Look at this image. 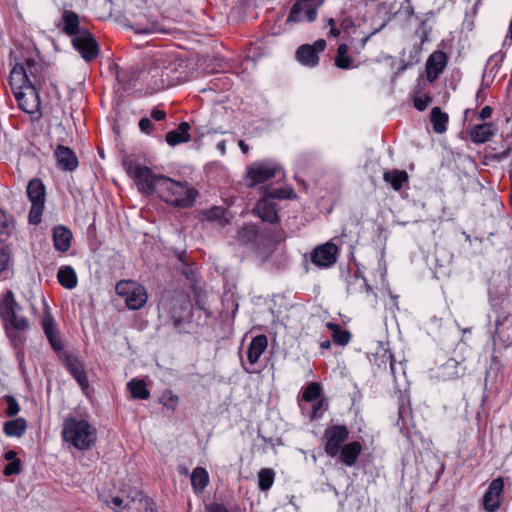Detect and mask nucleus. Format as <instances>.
I'll list each match as a JSON object with an SVG mask.
<instances>
[{
	"instance_id": "nucleus-1",
	"label": "nucleus",
	"mask_w": 512,
	"mask_h": 512,
	"mask_svg": "<svg viewBox=\"0 0 512 512\" xmlns=\"http://www.w3.org/2000/svg\"><path fill=\"white\" fill-rule=\"evenodd\" d=\"M237 240L242 245H250L259 253L283 242L285 235L280 227L261 228L255 224H249L238 231Z\"/></svg>"
},
{
	"instance_id": "nucleus-2",
	"label": "nucleus",
	"mask_w": 512,
	"mask_h": 512,
	"mask_svg": "<svg viewBox=\"0 0 512 512\" xmlns=\"http://www.w3.org/2000/svg\"><path fill=\"white\" fill-rule=\"evenodd\" d=\"M63 440L78 450H89L96 442V429L87 420L68 417L63 422Z\"/></svg>"
},
{
	"instance_id": "nucleus-3",
	"label": "nucleus",
	"mask_w": 512,
	"mask_h": 512,
	"mask_svg": "<svg viewBox=\"0 0 512 512\" xmlns=\"http://www.w3.org/2000/svg\"><path fill=\"white\" fill-rule=\"evenodd\" d=\"M159 196L166 203L175 207H191L198 195V191L188 185L187 182L175 181L167 176L160 178Z\"/></svg>"
},
{
	"instance_id": "nucleus-4",
	"label": "nucleus",
	"mask_w": 512,
	"mask_h": 512,
	"mask_svg": "<svg viewBox=\"0 0 512 512\" xmlns=\"http://www.w3.org/2000/svg\"><path fill=\"white\" fill-rule=\"evenodd\" d=\"M123 167L142 194H158L160 178H165V175L153 173L150 168L137 163L131 157L123 159Z\"/></svg>"
},
{
	"instance_id": "nucleus-5",
	"label": "nucleus",
	"mask_w": 512,
	"mask_h": 512,
	"mask_svg": "<svg viewBox=\"0 0 512 512\" xmlns=\"http://www.w3.org/2000/svg\"><path fill=\"white\" fill-rule=\"evenodd\" d=\"M22 306L16 301L12 290H7L0 298V319L5 330L14 328L27 331L30 327L27 317L20 315Z\"/></svg>"
},
{
	"instance_id": "nucleus-6",
	"label": "nucleus",
	"mask_w": 512,
	"mask_h": 512,
	"mask_svg": "<svg viewBox=\"0 0 512 512\" xmlns=\"http://www.w3.org/2000/svg\"><path fill=\"white\" fill-rule=\"evenodd\" d=\"M111 504L117 512H157L153 500L137 489H130L123 497H112Z\"/></svg>"
},
{
	"instance_id": "nucleus-7",
	"label": "nucleus",
	"mask_w": 512,
	"mask_h": 512,
	"mask_svg": "<svg viewBox=\"0 0 512 512\" xmlns=\"http://www.w3.org/2000/svg\"><path fill=\"white\" fill-rule=\"evenodd\" d=\"M115 291L117 295L125 299L126 306L130 310H138L147 302L146 289L131 280H121L117 282Z\"/></svg>"
},
{
	"instance_id": "nucleus-8",
	"label": "nucleus",
	"mask_w": 512,
	"mask_h": 512,
	"mask_svg": "<svg viewBox=\"0 0 512 512\" xmlns=\"http://www.w3.org/2000/svg\"><path fill=\"white\" fill-rule=\"evenodd\" d=\"M45 186L39 178H33L27 185V196L31 201L29 212V222L37 225L41 221V216L45 204Z\"/></svg>"
},
{
	"instance_id": "nucleus-9",
	"label": "nucleus",
	"mask_w": 512,
	"mask_h": 512,
	"mask_svg": "<svg viewBox=\"0 0 512 512\" xmlns=\"http://www.w3.org/2000/svg\"><path fill=\"white\" fill-rule=\"evenodd\" d=\"M281 171V167L273 161L255 162L247 168L246 179L249 187L265 183Z\"/></svg>"
},
{
	"instance_id": "nucleus-10",
	"label": "nucleus",
	"mask_w": 512,
	"mask_h": 512,
	"mask_svg": "<svg viewBox=\"0 0 512 512\" xmlns=\"http://www.w3.org/2000/svg\"><path fill=\"white\" fill-rule=\"evenodd\" d=\"M323 437L325 453L329 457H336L343 443L349 438V430L345 425H332L325 429Z\"/></svg>"
},
{
	"instance_id": "nucleus-11",
	"label": "nucleus",
	"mask_w": 512,
	"mask_h": 512,
	"mask_svg": "<svg viewBox=\"0 0 512 512\" xmlns=\"http://www.w3.org/2000/svg\"><path fill=\"white\" fill-rule=\"evenodd\" d=\"M155 58L163 71V75L169 87L176 85L184 78L185 64L182 60L174 56L163 55H158Z\"/></svg>"
},
{
	"instance_id": "nucleus-12",
	"label": "nucleus",
	"mask_w": 512,
	"mask_h": 512,
	"mask_svg": "<svg viewBox=\"0 0 512 512\" xmlns=\"http://www.w3.org/2000/svg\"><path fill=\"white\" fill-rule=\"evenodd\" d=\"M72 45L86 62H91L99 55V45L93 34L83 28L79 35L73 37Z\"/></svg>"
},
{
	"instance_id": "nucleus-13",
	"label": "nucleus",
	"mask_w": 512,
	"mask_h": 512,
	"mask_svg": "<svg viewBox=\"0 0 512 512\" xmlns=\"http://www.w3.org/2000/svg\"><path fill=\"white\" fill-rule=\"evenodd\" d=\"M326 41L324 39H318L314 44L301 45L296 50V59L305 66L315 67L319 63V52L324 51L326 48Z\"/></svg>"
},
{
	"instance_id": "nucleus-14",
	"label": "nucleus",
	"mask_w": 512,
	"mask_h": 512,
	"mask_svg": "<svg viewBox=\"0 0 512 512\" xmlns=\"http://www.w3.org/2000/svg\"><path fill=\"white\" fill-rule=\"evenodd\" d=\"M317 17V7L310 0H299L291 7L286 23L313 22Z\"/></svg>"
},
{
	"instance_id": "nucleus-15",
	"label": "nucleus",
	"mask_w": 512,
	"mask_h": 512,
	"mask_svg": "<svg viewBox=\"0 0 512 512\" xmlns=\"http://www.w3.org/2000/svg\"><path fill=\"white\" fill-rule=\"evenodd\" d=\"M338 247L333 243H326L313 249L310 260L318 267L327 268L337 260Z\"/></svg>"
},
{
	"instance_id": "nucleus-16",
	"label": "nucleus",
	"mask_w": 512,
	"mask_h": 512,
	"mask_svg": "<svg viewBox=\"0 0 512 512\" xmlns=\"http://www.w3.org/2000/svg\"><path fill=\"white\" fill-rule=\"evenodd\" d=\"M257 256L260 265L269 270L280 271L287 267V255L283 251H277L275 246H270L269 249L262 250Z\"/></svg>"
},
{
	"instance_id": "nucleus-17",
	"label": "nucleus",
	"mask_w": 512,
	"mask_h": 512,
	"mask_svg": "<svg viewBox=\"0 0 512 512\" xmlns=\"http://www.w3.org/2000/svg\"><path fill=\"white\" fill-rule=\"evenodd\" d=\"M14 97L19 108L26 113H33L40 104L38 86H36V83L16 92Z\"/></svg>"
},
{
	"instance_id": "nucleus-18",
	"label": "nucleus",
	"mask_w": 512,
	"mask_h": 512,
	"mask_svg": "<svg viewBox=\"0 0 512 512\" xmlns=\"http://www.w3.org/2000/svg\"><path fill=\"white\" fill-rule=\"evenodd\" d=\"M42 329L48 339L51 347L56 351L63 349V343L60 337V333L56 327L54 318L49 311V307L45 304L44 314L41 321Z\"/></svg>"
},
{
	"instance_id": "nucleus-19",
	"label": "nucleus",
	"mask_w": 512,
	"mask_h": 512,
	"mask_svg": "<svg viewBox=\"0 0 512 512\" xmlns=\"http://www.w3.org/2000/svg\"><path fill=\"white\" fill-rule=\"evenodd\" d=\"M504 490V480L502 477L491 481L487 491L483 496L484 509L488 512H495L500 507V497Z\"/></svg>"
},
{
	"instance_id": "nucleus-20",
	"label": "nucleus",
	"mask_w": 512,
	"mask_h": 512,
	"mask_svg": "<svg viewBox=\"0 0 512 512\" xmlns=\"http://www.w3.org/2000/svg\"><path fill=\"white\" fill-rule=\"evenodd\" d=\"M128 20V26L137 34H151L160 32L157 21L148 17L145 13L132 14Z\"/></svg>"
},
{
	"instance_id": "nucleus-21",
	"label": "nucleus",
	"mask_w": 512,
	"mask_h": 512,
	"mask_svg": "<svg viewBox=\"0 0 512 512\" xmlns=\"http://www.w3.org/2000/svg\"><path fill=\"white\" fill-rule=\"evenodd\" d=\"M253 213L270 224H278L280 221L277 204L266 198H261L256 203Z\"/></svg>"
},
{
	"instance_id": "nucleus-22",
	"label": "nucleus",
	"mask_w": 512,
	"mask_h": 512,
	"mask_svg": "<svg viewBox=\"0 0 512 512\" xmlns=\"http://www.w3.org/2000/svg\"><path fill=\"white\" fill-rule=\"evenodd\" d=\"M65 366L70 372V374L74 377L76 382L82 388V390H86L89 386L88 377L82 362L78 359V357L71 353L65 354Z\"/></svg>"
},
{
	"instance_id": "nucleus-23",
	"label": "nucleus",
	"mask_w": 512,
	"mask_h": 512,
	"mask_svg": "<svg viewBox=\"0 0 512 512\" xmlns=\"http://www.w3.org/2000/svg\"><path fill=\"white\" fill-rule=\"evenodd\" d=\"M447 65V55L443 51L433 52L426 62L427 80L432 83L443 72Z\"/></svg>"
},
{
	"instance_id": "nucleus-24",
	"label": "nucleus",
	"mask_w": 512,
	"mask_h": 512,
	"mask_svg": "<svg viewBox=\"0 0 512 512\" xmlns=\"http://www.w3.org/2000/svg\"><path fill=\"white\" fill-rule=\"evenodd\" d=\"M9 84L13 94L34 84L33 81L29 78L27 70L24 69L23 63H15L10 72Z\"/></svg>"
},
{
	"instance_id": "nucleus-25",
	"label": "nucleus",
	"mask_w": 512,
	"mask_h": 512,
	"mask_svg": "<svg viewBox=\"0 0 512 512\" xmlns=\"http://www.w3.org/2000/svg\"><path fill=\"white\" fill-rule=\"evenodd\" d=\"M58 27L64 34L72 38L79 35L83 29L80 28V20L78 14L67 9H63L61 15V23L58 25Z\"/></svg>"
},
{
	"instance_id": "nucleus-26",
	"label": "nucleus",
	"mask_w": 512,
	"mask_h": 512,
	"mask_svg": "<svg viewBox=\"0 0 512 512\" xmlns=\"http://www.w3.org/2000/svg\"><path fill=\"white\" fill-rule=\"evenodd\" d=\"M191 310V303L186 295H178L173 298V306L170 310V316L175 327L180 326L185 317V313Z\"/></svg>"
},
{
	"instance_id": "nucleus-27",
	"label": "nucleus",
	"mask_w": 512,
	"mask_h": 512,
	"mask_svg": "<svg viewBox=\"0 0 512 512\" xmlns=\"http://www.w3.org/2000/svg\"><path fill=\"white\" fill-rule=\"evenodd\" d=\"M54 154L57 159L58 166L61 169L74 171L78 167V158L71 148L64 145H58Z\"/></svg>"
},
{
	"instance_id": "nucleus-28",
	"label": "nucleus",
	"mask_w": 512,
	"mask_h": 512,
	"mask_svg": "<svg viewBox=\"0 0 512 512\" xmlns=\"http://www.w3.org/2000/svg\"><path fill=\"white\" fill-rule=\"evenodd\" d=\"M53 245L54 248L62 253L67 252L71 247L73 239L72 231L63 225H58L53 228Z\"/></svg>"
},
{
	"instance_id": "nucleus-29",
	"label": "nucleus",
	"mask_w": 512,
	"mask_h": 512,
	"mask_svg": "<svg viewBox=\"0 0 512 512\" xmlns=\"http://www.w3.org/2000/svg\"><path fill=\"white\" fill-rule=\"evenodd\" d=\"M147 83L149 88L153 91H160L169 87L156 58H154L148 69Z\"/></svg>"
},
{
	"instance_id": "nucleus-30",
	"label": "nucleus",
	"mask_w": 512,
	"mask_h": 512,
	"mask_svg": "<svg viewBox=\"0 0 512 512\" xmlns=\"http://www.w3.org/2000/svg\"><path fill=\"white\" fill-rule=\"evenodd\" d=\"M362 451V445L358 441H353L350 443L344 444L338 455L339 460L348 467H352L356 464L358 457L360 456Z\"/></svg>"
},
{
	"instance_id": "nucleus-31",
	"label": "nucleus",
	"mask_w": 512,
	"mask_h": 512,
	"mask_svg": "<svg viewBox=\"0 0 512 512\" xmlns=\"http://www.w3.org/2000/svg\"><path fill=\"white\" fill-rule=\"evenodd\" d=\"M496 127L493 123L477 124L471 127L469 131L470 139L473 143H484L495 134Z\"/></svg>"
},
{
	"instance_id": "nucleus-32",
	"label": "nucleus",
	"mask_w": 512,
	"mask_h": 512,
	"mask_svg": "<svg viewBox=\"0 0 512 512\" xmlns=\"http://www.w3.org/2000/svg\"><path fill=\"white\" fill-rule=\"evenodd\" d=\"M268 345V339L264 334L255 336L250 342L247 350V359L250 364H255Z\"/></svg>"
},
{
	"instance_id": "nucleus-33",
	"label": "nucleus",
	"mask_w": 512,
	"mask_h": 512,
	"mask_svg": "<svg viewBox=\"0 0 512 512\" xmlns=\"http://www.w3.org/2000/svg\"><path fill=\"white\" fill-rule=\"evenodd\" d=\"M190 124L188 122H181L174 130L169 131L165 140L170 146H176L180 143L190 141Z\"/></svg>"
},
{
	"instance_id": "nucleus-34",
	"label": "nucleus",
	"mask_w": 512,
	"mask_h": 512,
	"mask_svg": "<svg viewBox=\"0 0 512 512\" xmlns=\"http://www.w3.org/2000/svg\"><path fill=\"white\" fill-rule=\"evenodd\" d=\"M465 367L453 358L448 359L439 368V376L444 380L458 378L464 374Z\"/></svg>"
},
{
	"instance_id": "nucleus-35",
	"label": "nucleus",
	"mask_w": 512,
	"mask_h": 512,
	"mask_svg": "<svg viewBox=\"0 0 512 512\" xmlns=\"http://www.w3.org/2000/svg\"><path fill=\"white\" fill-rule=\"evenodd\" d=\"M205 220L216 224L219 227H224L229 223L230 214L227 209L219 206H214L204 213Z\"/></svg>"
},
{
	"instance_id": "nucleus-36",
	"label": "nucleus",
	"mask_w": 512,
	"mask_h": 512,
	"mask_svg": "<svg viewBox=\"0 0 512 512\" xmlns=\"http://www.w3.org/2000/svg\"><path fill=\"white\" fill-rule=\"evenodd\" d=\"M60 285L66 289H73L77 286L78 279L75 270L71 266H62L57 273Z\"/></svg>"
},
{
	"instance_id": "nucleus-37",
	"label": "nucleus",
	"mask_w": 512,
	"mask_h": 512,
	"mask_svg": "<svg viewBox=\"0 0 512 512\" xmlns=\"http://www.w3.org/2000/svg\"><path fill=\"white\" fill-rule=\"evenodd\" d=\"M27 430V421L24 418H16L4 423L3 431L9 437H22Z\"/></svg>"
},
{
	"instance_id": "nucleus-38",
	"label": "nucleus",
	"mask_w": 512,
	"mask_h": 512,
	"mask_svg": "<svg viewBox=\"0 0 512 512\" xmlns=\"http://www.w3.org/2000/svg\"><path fill=\"white\" fill-rule=\"evenodd\" d=\"M448 114L443 112L440 107H433L430 113V121L433 130L437 134H442L447 130Z\"/></svg>"
},
{
	"instance_id": "nucleus-39",
	"label": "nucleus",
	"mask_w": 512,
	"mask_h": 512,
	"mask_svg": "<svg viewBox=\"0 0 512 512\" xmlns=\"http://www.w3.org/2000/svg\"><path fill=\"white\" fill-rule=\"evenodd\" d=\"M348 45L345 43L339 44L337 47V54L334 58V64L337 68L348 70L354 67V59L348 55Z\"/></svg>"
},
{
	"instance_id": "nucleus-40",
	"label": "nucleus",
	"mask_w": 512,
	"mask_h": 512,
	"mask_svg": "<svg viewBox=\"0 0 512 512\" xmlns=\"http://www.w3.org/2000/svg\"><path fill=\"white\" fill-rule=\"evenodd\" d=\"M209 483V475L203 467H196L191 474V485L196 493H201Z\"/></svg>"
},
{
	"instance_id": "nucleus-41",
	"label": "nucleus",
	"mask_w": 512,
	"mask_h": 512,
	"mask_svg": "<svg viewBox=\"0 0 512 512\" xmlns=\"http://www.w3.org/2000/svg\"><path fill=\"white\" fill-rule=\"evenodd\" d=\"M127 388L133 399L146 400L150 397V392L142 379H132L128 382Z\"/></svg>"
},
{
	"instance_id": "nucleus-42",
	"label": "nucleus",
	"mask_w": 512,
	"mask_h": 512,
	"mask_svg": "<svg viewBox=\"0 0 512 512\" xmlns=\"http://www.w3.org/2000/svg\"><path fill=\"white\" fill-rule=\"evenodd\" d=\"M383 179L390 183L394 190L399 191L403 187L404 182L408 181V174L404 170L394 169L386 171Z\"/></svg>"
},
{
	"instance_id": "nucleus-43",
	"label": "nucleus",
	"mask_w": 512,
	"mask_h": 512,
	"mask_svg": "<svg viewBox=\"0 0 512 512\" xmlns=\"http://www.w3.org/2000/svg\"><path fill=\"white\" fill-rule=\"evenodd\" d=\"M327 327L332 331V338L334 343L344 346L349 343L351 334L348 330L342 329L339 324L329 322Z\"/></svg>"
},
{
	"instance_id": "nucleus-44",
	"label": "nucleus",
	"mask_w": 512,
	"mask_h": 512,
	"mask_svg": "<svg viewBox=\"0 0 512 512\" xmlns=\"http://www.w3.org/2000/svg\"><path fill=\"white\" fill-rule=\"evenodd\" d=\"M275 472L271 468H262L258 472V486L261 491H267L274 483Z\"/></svg>"
},
{
	"instance_id": "nucleus-45",
	"label": "nucleus",
	"mask_w": 512,
	"mask_h": 512,
	"mask_svg": "<svg viewBox=\"0 0 512 512\" xmlns=\"http://www.w3.org/2000/svg\"><path fill=\"white\" fill-rule=\"evenodd\" d=\"M322 394V388L319 383H309L302 393V400L305 402H313L319 400Z\"/></svg>"
},
{
	"instance_id": "nucleus-46",
	"label": "nucleus",
	"mask_w": 512,
	"mask_h": 512,
	"mask_svg": "<svg viewBox=\"0 0 512 512\" xmlns=\"http://www.w3.org/2000/svg\"><path fill=\"white\" fill-rule=\"evenodd\" d=\"M24 69L27 70L29 78L36 83V86H40V79L38 78V72L41 69V65L32 57H28L23 62Z\"/></svg>"
},
{
	"instance_id": "nucleus-47",
	"label": "nucleus",
	"mask_w": 512,
	"mask_h": 512,
	"mask_svg": "<svg viewBox=\"0 0 512 512\" xmlns=\"http://www.w3.org/2000/svg\"><path fill=\"white\" fill-rule=\"evenodd\" d=\"M13 218L5 211L0 210V234H10L13 228Z\"/></svg>"
},
{
	"instance_id": "nucleus-48",
	"label": "nucleus",
	"mask_w": 512,
	"mask_h": 512,
	"mask_svg": "<svg viewBox=\"0 0 512 512\" xmlns=\"http://www.w3.org/2000/svg\"><path fill=\"white\" fill-rule=\"evenodd\" d=\"M11 250L8 246L0 247V274L5 272L11 264Z\"/></svg>"
},
{
	"instance_id": "nucleus-49",
	"label": "nucleus",
	"mask_w": 512,
	"mask_h": 512,
	"mask_svg": "<svg viewBox=\"0 0 512 512\" xmlns=\"http://www.w3.org/2000/svg\"><path fill=\"white\" fill-rule=\"evenodd\" d=\"M178 396L173 394L171 390H167L163 393L160 401L163 406L172 409L173 411L176 409L178 403Z\"/></svg>"
},
{
	"instance_id": "nucleus-50",
	"label": "nucleus",
	"mask_w": 512,
	"mask_h": 512,
	"mask_svg": "<svg viewBox=\"0 0 512 512\" xmlns=\"http://www.w3.org/2000/svg\"><path fill=\"white\" fill-rule=\"evenodd\" d=\"M4 399H5L6 403H7V409H6V412H5L6 415L8 417L16 416L19 413V411H20V406H19L17 400L15 399V397L12 396V395H6L4 397Z\"/></svg>"
},
{
	"instance_id": "nucleus-51",
	"label": "nucleus",
	"mask_w": 512,
	"mask_h": 512,
	"mask_svg": "<svg viewBox=\"0 0 512 512\" xmlns=\"http://www.w3.org/2000/svg\"><path fill=\"white\" fill-rule=\"evenodd\" d=\"M268 200L270 199H285L289 198L288 195H286L285 190L282 188H266L264 197Z\"/></svg>"
},
{
	"instance_id": "nucleus-52",
	"label": "nucleus",
	"mask_w": 512,
	"mask_h": 512,
	"mask_svg": "<svg viewBox=\"0 0 512 512\" xmlns=\"http://www.w3.org/2000/svg\"><path fill=\"white\" fill-rule=\"evenodd\" d=\"M5 332L15 347L23 345L25 338L22 337L20 334L22 331H18V330H14V328H10L8 330H5Z\"/></svg>"
},
{
	"instance_id": "nucleus-53",
	"label": "nucleus",
	"mask_w": 512,
	"mask_h": 512,
	"mask_svg": "<svg viewBox=\"0 0 512 512\" xmlns=\"http://www.w3.org/2000/svg\"><path fill=\"white\" fill-rule=\"evenodd\" d=\"M194 299H195V305L202 310L207 317H210L212 315L211 311L206 307V301L204 300L203 296L201 295V292L198 290H194Z\"/></svg>"
},
{
	"instance_id": "nucleus-54",
	"label": "nucleus",
	"mask_w": 512,
	"mask_h": 512,
	"mask_svg": "<svg viewBox=\"0 0 512 512\" xmlns=\"http://www.w3.org/2000/svg\"><path fill=\"white\" fill-rule=\"evenodd\" d=\"M21 471H22V468H21V461L20 460H17V461H14V462H10L4 468V474L6 476L18 475V474L21 473Z\"/></svg>"
},
{
	"instance_id": "nucleus-55",
	"label": "nucleus",
	"mask_w": 512,
	"mask_h": 512,
	"mask_svg": "<svg viewBox=\"0 0 512 512\" xmlns=\"http://www.w3.org/2000/svg\"><path fill=\"white\" fill-rule=\"evenodd\" d=\"M431 102H432V97L429 95H426L424 97H415L413 100L414 107L418 111H424Z\"/></svg>"
},
{
	"instance_id": "nucleus-56",
	"label": "nucleus",
	"mask_w": 512,
	"mask_h": 512,
	"mask_svg": "<svg viewBox=\"0 0 512 512\" xmlns=\"http://www.w3.org/2000/svg\"><path fill=\"white\" fill-rule=\"evenodd\" d=\"M325 400L323 398H320L319 400H316V402L312 405L310 419L314 420L317 418H320L323 414L322 408L324 405Z\"/></svg>"
},
{
	"instance_id": "nucleus-57",
	"label": "nucleus",
	"mask_w": 512,
	"mask_h": 512,
	"mask_svg": "<svg viewBox=\"0 0 512 512\" xmlns=\"http://www.w3.org/2000/svg\"><path fill=\"white\" fill-rule=\"evenodd\" d=\"M511 150L512 143L510 142L507 144V147L502 152L491 154L490 159L496 162H500L509 156Z\"/></svg>"
},
{
	"instance_id": "nucleus-58",
	"label": "nucleus",
	"mask_w": 512,
	"mask_h": 512,
	"mask_svg": "<svg viewBox=\"0 0 512 512\" xmlns=\"http://www.w3.org/2000/svg\"><path fill=\"white\" fill-rule=\"evenodd\" d=\"M154 125L149 118H141L139 121V129L146 133L150 134L153 131Z\"/></svg>"
},
{
	"instance_id": "nucleus-59",
	"label": "nucleus",
	"mask_w": 512,
	"mask_h": 512,
	"mask_svg": "<svg viewBox=\"0 0 512 512\" xmlns=\"http://www.w3.org/2000/svg\"><path fill=\"white\" fill-rule=\"evenodd\" d=\"M151 118L156 121H162L166 118V112L164 110L154 108L151 111Z\"/></svg>"
},
{
	"instance_id": "nucleus-60",
	"label": "nucleus",
	"mask_w": 512,
	"mask_h": 512,
	"mask_svg": "<svg viewBox=\"0 0 512 512\" xmlns=\"http://www.w3.org/2000/svg\"><path fill=\"white\" fill-rule=\"evenodd\" d=\"M208 512H229L228 509L219 503H212L211 505L207 506Z\"/></svg>"
},
{
	"instance_id": "nucleus-61",
	"label": "nucleus",
	"mask_w": 512,
	"mask_h": 512,
	"mask_svg": "<svg viewBox=\"0 0 512 512\" xmlns=\"http://www.w3.org/2000/svg\"><path fill=\"white\" fill-rule=\"evenodd\" d=\"M492 113H493L492 107L487 105V106L483 107L482 110L480 111L479 119L484 121V120L490 118Z\"/></svg>"
},
{
	"instance_id": "nucleus-62",
	"label": "nucleus",
	"mask_w": 512,
	"mask_h": 512,
	"mask_svg": "<svg viewBox=\"0 0 512 512\" xmlns=\"http://www.w3.org/2000/svg\"><path fill=\"white\" fill-rule=\"evenodd\" d=\"M354 26V21L352 20V18L350 17H345L341 22H340V28L344 31H347L349 30L350 28H352Z\"/></svg>"
},
{
	"instance_id": "nucleus-63",
	"label": "nucleus",
	"mask_w": 512,
	"mask_h": 512,
	"mask_svg": "<svg viewBox=\"0 0 512 512\" xmlns=\"http://www.w3.org/2000/svg\"><path fill=\"white\" fill-rule=\"evenodd\" d=\"M383 357H387V359L389 360V366L391 369V373L393 374V376H395L396 372H395L394 356L392 355V353L385 351Z\"/></svg>"
},
{
	"instance_id": "nucleus-64",
	"label": "nucleus",
	"mask_w": 512,
	"mask_h": 512,
	"mask_svg": "<svg viewBox=\"0 0 512 512\" xmlns=\"http://www.w3.org/2000/svg\"><path fill=\"white\" fill-rule=\"evenodd\" d=\"M4 458H5V460H7V461H9V462H14V461L20 460V459L17 457V453H16V451H14V450H8V451L4 454Z\"/></svg>"
}]
</instances>
